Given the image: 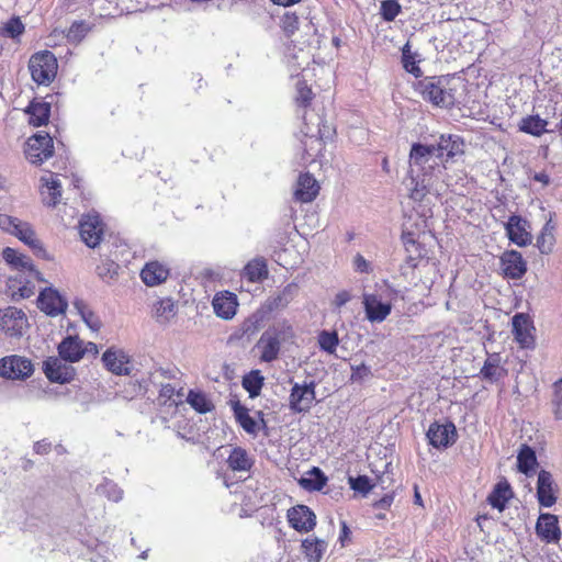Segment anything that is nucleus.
Segmentation results:
<instances>
[{
  "mask_svg": "<svg viewBox=\"0 0 562 562\" xmlns=\"http://www.w3.org/2000/svg\"><path fill=\"white\" fill-rule=\"evenodd\" d=\"M414 90L434 106L451 109L457 102L458 85L451 75L424 77L414 85Z\"/></svg>",
  "mask_w": 562,
  "mask_h": 562,
  "instance_id": "1",
  "label": "nucleus"
},
{
  "mask_svg": "<svg viewBox=\"0 0 562 562\" xmlns=\"http://www.w3.org/2000/svg\"><path fill=\"white\" fill-rule=\"evenodd\" d=\"M0 228L18 237L21 241L29 246L37 257H46V250L43 247L42 241L37 238L36 233L30 223L23 222L7 214H0Z\"/></svg>",
  "mask_w": 562,
  "mask_h": 562,
  "instance_id": "2",
  "label": "nucleus"
},
{
  "mask_svg": "<svg viewBox=\"0 0 562 562\" xmlns=\"http://www.w3.org/2000/svg\"><path fill=\"white\" fill-rule=\"evenodd\" d=\"M292 337L293 328L286 322H282L280 328H269L257 341L255 348L259 352L261 362H272L279 358L281 351V337Z\"/></svg>",
  "mask_w": 562,
  "mask_h": 562,
  "instance_id": "3",
  "label": "nucleus"
},
{
  "mask_svg": "<svg viewBox=\"0 0 562 562\" xmlns=\"http://www.w3.org/2000/svg\"><path fill=\"white\" fill-rule=\"evenodd\" d=\"M29 70L33 81L37 85L49 86L57 76V58L47 49L36 52L30 57Z\"/></svg>",
  "mask_w": 562,
  "mask_h": 562,
  "instance_id": "4",
  "label": "nucleus"
},
{
  "mask_svg": "<svg viewBox=\"0 0 562 562\" xmlns=\"http://www.w3.org/2000/svg\"><path fill=\"white\" fill-rule=\"evenodd\" d=\"M54 154V140L47 133H37L26 142L25 156L33 165H42Z\"/></svg>",
  "mask_w": 562,
  "mask_h": 562,
  "instance_id": "5",
  "label": "nucleus"
},
{
  "mask_svg": "<svg viewBox=\"0 0 562 562\" xmlns=\"http://www.w3.org/2000/svg\"><path fill=\"white\" fill-rule=\"evenodd\" d=\"M27 327V317L22 310L15 306H8L0 310V329L5 336L19 338L24 334Z\"/></svg>",
  "mask_w": 562,
  "mask_h": 562,
  "instance_id": "6",
  "label": "nucleus"
},
{
  "mask_svg": "<svg viewBox=\"0 0 562 562\" xmlns=\"http://www.w3.org/2000/svg\"><path fill=\"white\" fill-rule=\"evenodd\" d=\"M508 240L518 246L527 247L532 244L533 237L531 234L530 223L518 214H512L504 225Z\"/></svg>",
  "mask_w": 562,
  "mask_h": 562,
  "instance_id": "7",
  "label": "nucleus"
},
{
  "mask_svg": "<svg viewBox=\"0 0 562 562\" xmlns=\"http://www.w3.org/2000/svg\"><path fill=\"white\" fill-rule=\"evenodd\" d=\"M435 145H425L422 143H413L409 150V166L416 167L424 177L432 176L438 164L432 159Z\"/></svg>",
  "mask_w": 562,
  "mask_h": 562,
  "instance_id": "8",
  "label": "nucleus"
},
{
  "mask_svg": "<svg viewBox=\"0 0 562 562\" xmlns=\"http://www.w3.org/2000/svg\"><path fill=\"white\" fill-rule=\"evenodd\" d=\"M34 371L30 359L13 355L0 360V375L12 380H24Z\"/></svg>",
  "mask_w": 562,
  "mask_h": 562,
  "instance_id": "9",
  "label": "nucleus"
},
{
  "mask_svg": "<svg viewBox=\"0 0 562 562\" xmlns=\"http://www.w3.org/2000/svg\"><path fill=\"white\" fill-rule=\"evenodd\" d=\"M315 383L310 382L303 385L295 383L289 396V406L294 413L308 412L315 402Z\"/></svg>",
  "mask_w": 562,
  "mask_h": 562,
  "instance_id": "10",
  "label": "nucleus"
},
{
  "mask_svg": "<svg viewBox=\"0 0 562 562\" xmlns=\"http://www.w3.org/2000/svg\"><path fill=\"white\" fill-rule=\"evenodd\" d=\"M37 307L46 315L55 317L65 314L68 302L56 289L46 288L37 297Z\"/></svg>",
  "mask_w": 562,
  "mask_h": 562,
  "instance_id": "11",
  "label": "nucleus"
},
{
  "mask_svg": "<svg viewBox=\"0 0 562 562\" xmlns=\"http://www.w3.org/2000/svg\"><path fill=\"white\" fill-rule=\"evenodd\" d=\"M499 265L505 278L518 280L527 272V261L514 249L505 250L499 257Z\"/></svg>",
  "mask_w": 562,
  "mask_h": 562,
  "instance_id": "12",
  "label": "nucleus"
},
{
  "mask_svg": "<svg viewBox=\"0 0 562 562\" xmlns=\"http://www.w3.org/2000/svg\"><path fill=\"white\" fill-rule=\"evenodd\" d=\"M464 139L456 134H441L438 143L435 145V151L438 158H445V161L453 160L457 156L464 154Z\"/></svg>",
  "mask_w": 562,
  "mask_h": 562,
  "instance_id": "13",
  "label": "nucleus"
},
{
  "mask_svg": "<svg viewBox=\"0 0 562 562\" xmlns=\"http://www.w3.org/2000/svg\"><path fill=\"white\" fill-rule=\"evenodd\" d=\"M289 525L299 532H310L316 526V516L306 505H296L288 510Z\"/></svg>",
  "mask_w": 562,
  "mask_h": 562,
  "instance_id": "14",
  "label": "nucleus"
},
{
  "mask_svg": "<svg viewBox=\"0 0 562 562\" xmlns=\"http://www.w3.org/2000/svg\"><path fill=\"white\" fill-rule=\"evenodd\" d=\"M457 430L452 423H432L427 431L429 443L438 449H445L456 441Z\"/></svg>",
  "mask_w": 562,
  "mask_h": 562,
  "instance_id": "15",
  "label": "nucleus"
},
{
  "mask_svg": "<svg viewBox=\"0 0 562 562\" xmlns=\"http://www.w3.org/2000/svg\"><path fill=\"white\" fill-rule=\"evenodd\" d=\"M61 360V358L49 357L44 361V373L50 382L64 384L74 379L76 374L75 369Z\"/></svg>",
  "mask_w": 562,
  "mask_h": 562,
  "instance_id": "16",
  "label": "nucleus"
},
{
  "mask_svg": "<svg viewBox=\"0 0 562 562\" xmlns=\"http://www.w3.org/2000/svg\"><path fill=\"white\" fill-rule=\"evenodd\" d=\"M533 330L532 321L528 315L519 313L513 317V334L521 348H532L535 346Z\"/></svg>",
  "mask_w": 562,
  "mask_h": 562,
  "instance_id": "17",
  "label": "nucleus"
},
{
  "mask_svg": "<svg viewBox=\"0 0 562 562\" xmlns=\"http://www.w3.org/2000/svg\"><path fill=\"white\" fill-rule=\"evenodd\" d=\"M401 240L406 252V265L412 269H416L422 260H424L427 256V249L425 245L415 238V234L413 232H403Z\"/></svg>",
  "mask_w": 562,
  "mask_h": 562,
  "instance_id": "18",
  "label": "nucleus"
},
{
  "mask_svg": "<svg viewBox=\"0 0 562 562\" xmlns=\"http://www.w3.org/2000/svg\"><path fill=\"white\" fill-rule=\"evenodd\" d=\"M232 409L234 412V417L237 424L249 435L257 436L260 425L261 427H266V420L263 418V413L258 411L256 414L259 418L257 422L254 417L249 415V409L240 404L238 401L232 404Z\"/></svg>",
  "mask_w": 562,
  "mask_h": 562,
  "instance_id": "19",
  "label": "nucleus"
},
{
  "mask_svg": "<svg viewBox=\"0 0 562 562\" xmlns=\"http://www.w3.org/2000/svg\"><path fill=\"white\" fill-rule=\"evenodd\" d=\"M40 194L44 204L48 206H56L61 199V183L58 175L47 171L41 178Z\"/></svg>",
  "mask_w": 562,
  "mask_h": 562,
  "instance_id": "20",
  "label": "nucleus"
},
{
  "mask_svg": "<svg viewBox=\"0 0 562 562\" xmlns=\"http://www.w3.org/2000/svg\"><path fill=\"white\" fill-rule=\"evenodd\" d=\"M103 224L98 216L87 215L80 221V236L88 247L94 248L102 239Z\"/></svg>",
  "mask_w": 562,
  "mask_h": 562,
  "instance_id": "21",
  "label": "nucleus"
},
{
  "mask_svg": "<svg viewBox=\"0 0 562 562\" xmlns=\"http://www.w3.org/2000/svg\"><path fill=\"white\" fill-rule=\"evenodd\" d=\"M212 305L218 317L231 319L235 316L238 307L237 295L229 291L217 292L213 297Z\"/></svg>",
  "mask_w": 562,
  "mask_h": 562,
  "instance_id": "22",
  "label": "nucleus"
},
{
  "mask_svg": "<svg viewBox=\"0 0 562 562\" xmlns=\"http://www.w3.org/2000/svg\"><path fill=\"white\" fill-rule=\"evenodd\" d=\"M319 192V184L313 175L301 173L296 181L294 199L301 203H310L316 199Z\"/></svg>",
  "mask_w": 562,
  "mask_h": 562,
  "instance_id": "23",
  "label": "nucleus"
},
{
  "mask_svg": "<svg viewBox=\"0 0 562 562\" xmlns=\"http://www.w3.org/2000/svg\"><path fill=\"white\" fill-rule=\"evenodd\" d=\"M363 306L368 321L381 323L391 314L392 304L383 303L376 294H364Z\"/></svg>",
  "mask_w": 562,
  "mask_h": 562,
  "instance_id": "24",
  "label": "nucleus"
},
{
  "mask_svg": "<svg viewBox=\"0 0 562 562\" xmlns=\"http://www.w3.org/2000/svg\"><path fill=\"white\" fill-rule=\"evenodd\" d=\"M102 362L110 372L116 375L130 373V369L127 367L130 358L122 349H116L114 347L106 349L102 356Z\"/></svg>",
  "mask_w": 562,
  "mask_h": 562,
  "instance_id": "25",
  "label": "nucleus"
},
{
  "mask_svg": "<svg viewBox=\"0 0 562 562\" xmlns=\"http://www.w3.org/2000/svg\"><path fill=\"white\" fill-rule=\"evenodd\" d=\"M537 535L547 543L560 540L561 530L558 525V517L553 514H541L536 525Z\"/></svg>",
  "mask_w": 562,
  "mask_h": 562,
  "instance_id": "26",
  "label": "nucleus"
},
{
  "mask_svg": "<svg viewBox=\"0 0 562 562\" xmlns=\"http://www.w3.org/2000/svg\"><path fill=\"white\" fill-rule=\"evenodd\" d=\"M507 369L503 366L501 353H487V357L480 370L483 380L497 382L507 375Z\"/></svg>",
  "mask_w": 562,
  "mask_h": 562,
  "instance_id": "27",
  "label": "nucleus"
},
{
  "mask_svg": "<svg viewBox=\"0 0 562 562\" xmlns=\"http://www.w3.org/2000/svg\"><path fill=\"white\" fill-rule=\"evenodd\" d=\"M537 497L543 507H551L557 502L553 479L548 471L542 470L538 475Z\"/></svg>",
  "mask_w": 562,
  "mask_h": 562,
  "instance_id": "28",
  "label": "nucleus"
},
{
  "mask_svg": "<svg viewBox=\"0 0 562 562\" xmlns=\"http://www.w3.org/2000/svg\"><path fill=\"white\" fill-rule=\"evenodd\" d=\"M301 160L303 164H312L318 156H322L325 144L322 136L303 132Z\"/></svg>",
  "mask_w": 562,
  "mask_h": 562,
  "instance_id": "29",
  "label": "nucleus"
},
{
  "mask_svg": "<svg viewBox=\"0 0 562 562\" xmlns=\"http://www.w3.org/2000/svg\"><path fill=\"white\" fill-rule=\"evenodd\" d=\"M58 353L65 361L77 362L86 355L83 341L78 336H67L58 345Z\"/></svg>",
  "mask_w": 562,
  "mask_h": 562,
  "instance_id": "30",
  "label": "nucleus"
},
{
  "mask_svg": "<svg viewBox=\"0 0 562 562\" xmlns=\"http://www.w3.org/2000/svg\"><path fill=\"white\" fill-rule=\"evenodd\" d=\"M50 103L44 100L33 99L25 109L29 114V124L34 127L47 125L50 117Z\"/></svg>",
  "mask_w": 562,
  "mask_h": 562,
  "instance_id": "31",
  "label": "nucleus"
},
{
  "mask_svg": "<svg viewBox=\"0 0 562 562\" xmlns=\"http://www.w3.org/2000/svg\"><path fill=\"white\" fill-rule=\"evenodd\" d=\"M240 276L250 283L263 282L269 277L267 260L263 257L251 259L245 265Z\"/></svg>",
  "mask_w": 562,
  "mask_h": 562,
  "instance_id": "32",
  "label": "nucleus"
},
{
  "mask_svg": "<svg viewBox=\"0 0 562 562\" xmlns=\"http://www.w3.org/2000/svg\"><path fill=\"white\" fill-rule=\"evenodd\" d=\"M169 274V269L159 261L147 262L140 271L142 281L148 286L164 283Z\"/></svg>",
  "mask_w": 562,
  "mask_h": 562,
  "instance_id": "33",
  "label": "nucleus"
},
{
  "mask_svg": "<svg viewBox=\"0 0 562 562\" xmlns=\"http://www.w3.org/2000/svg\"><path fill=\"white\" fill-rule=\"evenodd\" d=\"M227 467L233 472H249L255 464L254 458L243 447H234L227 459Z\"/></svg>",
  "mask_w": 562,
  "mask_h": 562,
  "instance_id": "34",
  "label": "nucleus"
},
{
  "mask_svg": "<svg viewBox=\"0 0 562 562\" xmlns=\"http://www.w3.org/2000/svg\"><path fill=\"white\" fill-rule=\"evenodd\" d=\"M514 496L513 490L506 480L496 483L492 492L487 496V503L493 507L503 512L508 501Z\"/></svg>",
  "mask_w": 562,
  "mask_h": 562,
  "instance_id": "35",
  "label": "nucleus"
},
{
  "mask_svg": "<svg viewBox=\"0 0 562 562\" xmlns=\"http://www.w3.org/2000/svg\"><path fill=\"white\" fill-rule=\"evenodd\" d=\"M8 288L13 300L29 299L34 294V284L22 274L9 279Z\"/></svg>",
  "mask_w": 562,
  "mask_h": 562,
  "instance_id": "36",
  "label": "nucleus"
},
{
  "mask_svg": "<svg viewBox=\"0 0 562 562\" xmlns=\"http://www.w3.org/2000/svg\"><path fill=\"white\" fill-rule=\"evenodd\" d=\"M178 312L176 302L170 297L158 300L154 304V317L158 323L166 324L170 322Z\"/></svg>",
  "mask_w": 562,
  "mask_h": 562,
  "instance_id": "37",
  "label": "nucleus"
},
{
  "mask_svg": "<svg viewBox=\"0 0 562 562\" xmlns=\"http://www.w3.org/2000/svg\"><path fill=\"white\" fill-rule=\"evenodd\" d=\"M327 543L314 537L302 541V550L310 562H319L326 551Z\"/></svg>",
  "mask_w": 562,
  "mask_h": 562,
  "instance_id": "38",
  "label": "nucleus"
},
{
  "mask_svg": "<svg viewBox=\"0 0 562 562\" xmlns=\"http://www.w3.org/2000/svg\"><path fill=\"white\" fill-rule=\"evenodd\" d=\"M548 121L537 115H528L519 122V131L532 135L541 136L547 132Z\"/></svg>",
  "mask_w": 562,
  "mask_h": 562,
  "instance_id": "39",
  "label": "nucleus"
},
{
  "mask_svg": "<svg viewBox=\"0 0 562 562\" xmlns=\"http://www.w3.org/2000/svg\"><path fill=\"white\" fill-rule=\"evenodd\" d=\"M265 384V378L260 370H251L243 376L241 385L249 393V397H257Z\"/></svg>",
  "mask_w": 562,
  "mask_h": 562,
  "instance_id": "40",
  "label": "nucleus"
},
{
  "mask_svg": "<svg viewBox=\"0 0 562 562\" xmlns=\"http://www.w3.org/2000/svg\"><path fill=\"white\" fill-rule=\"evenodd\" d=\"M74 306L90 329L98 331L101 328L102 323L100 317L88 306L85 301L76 300L74 302Z\"/></svg>",
  "mask_w": 562,
  "mask_h": 562,
  "instance_id": "41",
  "label": "nucleus"
},
{
  "mask_svg": "<svg viewBox=\"0 0 562 562\" xmlns=\"http://www.w3.org/2000/svg\"><path fill=\"white\" fill-rule=\"evenodd\" d=\"M315 94L312 88L307 85L306 80H299L296 83V91L294 103L300 109H307L312 105Z\"/></svg>",
  "mask_w": 562,
  "mask_h": 562,
  "instance_id": "42",
  "label": "nucleus"
},
{
  "mask_svg": "<svg viewBox=\"0 0 562 562\" xmlns=\"http://www.w3.org/2000/svg\"><path fill=\"white\" fill-rule=\"evenodd\" d=\"M402 65L403 68L415 78H420L423 76V71L418 66V60L416 59V54L412 52L409 42H407L402 48Z\"/></svg>",
  "mask_w": 562,
  "mask_h": 562,
  "instance_id": "43",
  "label": "nucleus"
},
{
  "mask_svg": "<svg viewBox=\"0 0 562 562\" xmlns=\"http://www.w3.org/2000/svg\"><path fill=\"white\" fill-rule=\"evenodd\" d=\"M518 470L527 474L537 465V457L535 451L528 446L522 445L517 456Z\"/></svg>",
  "mask_w": 562,
  "mask_h": 562,
  "instance_id": "44",
  "label": "nucleus"
},
{
  "mask_svg": "<svg viewBox=\"0 0 562 562\" xmlns=\"http://www.w3.org/2000/svg\"><path fill=\"white\" fill-rule=\"evenodd\" d=\"M2 257L7 263L16 269H26L31 267V259L18 250L7 247L2 251Z\"/></svg>",
  "mask_w": 562,
  "mask_h": 562,
  "instance_id": "45",
  "label": "nucleus"
},
{
  "mask_svg": "<svg viewBox=\"0 0 562 562\" xmlns=\"http://www.w3.org/2000/svg\"><path fill=\"white\" fill-rule=\"evenodd\" d=\"M25 32V25L21 21L19 16L10 18L1 27H0V36L16 38L20 37Z\"/></svg>",
  "mask_w": 562,
  "mask_h": 562,
  "instance_id": "46",
  "label": "nucleus"
},
{
  "mask_svg": "<svg viewBox=\"0 0 562 562\" xmlns=\"http://www.w3.org/2000/svg\"><path fill=\"white\" fill-rule=\"evenodd\" d=\"M327 484V477L318 468H314L310 472V477L301 480V485L310 491H321Z\"/></svg>",
  "mask_w": 562,
  "mask_h": 562,
  "instance_id": "47",
  "label": "nucleus"
},
{
  "mask_svg": "<svg viewBox=\"0 0 562 562\" xmlns=\"http://www.w3.org/2000/svg\"><path fill=\"white\" fill-rule=\"evenodd\" d=\"M552 229L553 227L547 223L537 238V247L541 254H550L553 250L555 238Z\"/></svg>",
  "mask_w": 562,
  "mask_h": 562,
  "instance_id": "48",
  "label": "nucleus"
},
{
  "mask_svg": "<svg viewBox=\"0 0 562 562\" xmlns=\"http://www.w3.org/2000/svg\"><path fill=\"white\" fill-rule=\"evenodd\" d=\"M318 345L322 350L330 355L335 353L339 345V337L337 331L322 330L318 334Z\"/></svg>",
  "mask_w": 562,
  "mask_h": 562,
  "instance_id": "49",
  "label": "nucleus"
},
{
  "mask_svg": "<svg viewBox=\"0 0 562 562\" xmlns=\"http://www.w3.org/2000/svg\"><path fill=\"white\" fill-rule=\"evenodd\" d=\"M402 12L398 0H383L380 7V14L385 22H392Z\"/></svg>",
  "mask_w": 562,
  "mask_h": 562,
  "instance_id": "50",
  "label": "nucleus"
},
{
  "mask_svg": "<svg viewBox=\"0 0 562 562\" xmlns=\"http://www.w3.org/2000/svg\"><path fill=\"white\" fill-rule=\"evenodd\" d=\"M120 266L111 260L104 259L97 266V273L102 280H112L119 273Z\"/></svg>",
  "mask_w": 562,
  "mask_h": 562,
  "instance_id": "51",
  "label": "nucleus"
},
{
  "mask_svg": "<svg viewBox=\"0 0 562 562\" xmlns=\"http://www.w3.org/2000/svg\"><path fill=\"white\" fill-rule=\"evenodd\" d=\"M188 403L199 413H206L211 409L210 402L201 392H194L191 390L188 394Z\"/></svg>",
  "mask_w": 562,
  "mask_h": 562,
  "instance_id": "52",
  "label": "nucleus"
},
{
  "mask_svg": "<svg viewBox=\"0 0 562 562\" xmlns=\"http://www.w3.org/2000/svg\"><path fill=\"white\" fill-rule=\"evenodd\" d=\"M349 483L352 490L362 494H368L372 488L373 484L367 475H358L357 477H350Z\"/></svg>",
  "mask_w": 562,
  "mask_h": 562,
  "instance_id": "53",
  "label": "nucleus"
},
{
  "mask_svg": "<svg viewBox=\"0 0 562 562\" xmlns=\"http://www.w3.org/2000/svg\"><path fill=\"white\" fill-rule=\"evenodd\" d=\"M428 187L424 183V181L412 178V188L409 189L408 194L412 200L420 202L428 194Z\"/></svg>",
  "mask_w": 562,
  "mask_h": 562,
  "instance_id": "54",
  "label": "nucleus"
},
{
  "mask_svg": "<svg viewBox=\"0 0 562 562\" xmlns=\"http://www.w3.org/2000/svg\"><path fill=\"white\" fill-rule=\"evenodd\" d=\"M282 31L286 36H292L299 30V18L295 13H288L282 19Z\"/></svg>",
  "mask_w": 562,
  "mask_h": 562,
  "instance_id": "55",
  "label": "nucleus"
},
{
  "mask_svg": "<svg viewBox=\"0 0 562 562\" xmlns=\"http://www.w3.org/2000/svg\"><path fill=\"white\" fill-rule=\"evenodd\" d=\"M338 541L341 547H347L351 542V530L346 521H340V532Z\"/></svg>",
  "mask_w": 562,
  "mask_h": 562,
  "instance_id": "56",
  "label": "nucleus"
},
{
  "mask_svg": "<svg viewBox=\"0 0 562 562\" xmlns=\"http://www.w3.org/2000/svg\"><path fill=\"white\" fill-rule=\"evenodd\" d=\"M394 502V493L383 495L380 499L375 501L372 506L376 509L389 510Z\"/></svg>",
  "mask_w": 562,
  "mask_h": 562,
  "instance_id": "57",
  "label": "nucleus"
},
{
  "mask_svg": "<svg viewBox=\"0 0 562 562\" xmlns=\"http://www.w3.org/2000/svg\"><path fill=\"white\" fill-rule=\"evenodd\" d=\"M351 370H352V373H351L352 381H361L371 374L370 369L363 363L360 366H357V367H352Z\"/></svg>",
  "mask_w": 562,
  "mask_h": 562,
  "instance_id": "58",
  "label": "nucleus"
},
{
  "mask_svg": "<svg viewBox=\"0 0 562 562\" xmlns=\"http://www.w3.org/2000/svg\"><path fill=\"white\" fill-rule=\"evenodd\" d=\"M353 265H355L356 270L361 273H368L370 271L369 262L360 254H358L355 257Z\"/></svg>",
  "mask_w": 562,
  "mask_h": 562,
  "instance_id": "59",
  "label": "nucleus"
},
{
  "mask_svg": "<svg viewBox=\"0 0 562 562\" xmlns=\"http://www.w3.org/2000/svg\"><path fill=\"white\" fill-rule=\"evenodd\" d=\"M350 299H351V295H350V293L348 291H345V290L340 291L335 296V300H334L335 306L336 307H341L347 302H349Z\"/></svg>",
  "mask_w": 562,
  "mask_h": 562,
  "instance_id": "60",
  "label": "nucleus"
},
{
  "mask_svg": "<svg viewBox=\"0 0 562 562\" xmlns=\"http://www.w3.org/2000/svg\"><path fill=\"white\" fill-rule=\"evenodd\" d=\"M175 386L171 385L170 383H167V384H162L160 390H159V395L161 397H166L168 400H171L172 396L175 395Z\"/></svg>",
  "mask_w": 562,
  "mask_h": 562,
  "instance_id": "61",
  "label": "nucleus"
},
{
  "mask_svg": "<svg viewBox=\"0 0 562 562\" xmlns=\"http://www.w3.org/2000/svg\"><path fill=\"white\" fill-rule=\"evenodd\" d=\"M260 322V318H255V321H252V318H248L245 323H244V331L245 333H254L257 330L258 328V323Z\"/></svg>",
  "mask_w": 562,
  "mask_h": 562,
  "instance_id": "62",
  "label": "nucleus"
},
{
  "mask_svg": "<svg viewBox=\"0 0 562 562\" xmlns=\"http://www.w3.org/2000/svg\"><path fill=\"white\" fill-rule=\"evenodd\" d=\"M553 413L557 419H562V397L553 400Z\"/></svg>",
  "mask_w": 562,
  "mask_h": 562,
  "instance_id": "63",
  "label": "nucleus"
},
{
  "mask_svg": "<svg viewBox=\"0 0 562 562\" xmlns=\"http://www.w3.org/2000/svg\"><path fill=\"white\" fill-rule=\"evenodd\" d=\"M87 32V27H86V23L80 21V22H74L72 25L70 26V30H69V33L72 34V33H85Z\"/></svg>",
  "mask_w": 562,
  "mask_h": 562,
  "instance_id": "64",
  "label": "nucleus"
}]
</instances>
